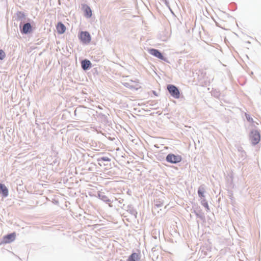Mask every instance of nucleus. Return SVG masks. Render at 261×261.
Instances as JSON below:
<instances>
[{"label": "nucleus", "mask_w": 261, "mask_h": 261, "mask_svg": "<svg viewBox=\"0 0 261 261\" xmlns=\"http://www.w3.org/2000/svg\"><path fill=\"white\" fill-rule=\"evenodd\" d=\"M16 239V233L13 232L12 233L5 236L3 238L2 243L8 244L14 241Z\"/></svg>", "instance_id": "5"}, {"label": "nucleus", "mask_w": 261, "mask_h": 261, "mask_svg": "<svg viewBox=\"0 0 261 261\" xmlns=\"http://www.w3.org/2000/svg\"><path fill=\"white\" fill-rule=\"evenodd\" d=\"M149 53L158 58L160 59L164 60V57L162 54L157 49H151L149 50Z\"/></svg>", "instance_id": "7"}, {"label": "nucleus", "mask_w": 261, "mask_h": 261, "mask_svg": "<svg viewBox=\"0 0 261 261\" xmlns=\"http://www.w3.org/2000/svg\"><path fill=\"white\" fill-rule=\"evenodd\" d=\"M84 12L85 16L87 17H90L92 16V11L88 6L85 7Z\"/></svg>", "instance_id": "12"}, {"label": "nucleus", "mask_w": 261, "mask_h": 261, "mask_svg": "<svg viewBox=\"0 0 261 261\" xmlns=\"http://www.w3.org/2000/svg\"><path fill=\"white\" fill-rule=\"evenodd\" d=\"M204 192V189L203 187H199V189H198V195L200 197H202L204 196L203 195V193Z\"/></svg>", "instance_id": "13"}, {"label": "nucleus", "mask_w": 261, "mask_h": 261, "mask_svg": "<svg viewBox=\"0 0 261 261\" xmlns=\"http://www.w3.org/2000/svg\"><path fill=\"white\" fill-rule=\"evenodd\" d=\"M167 89L172 97L178 99L180 97V92L176 87L173 85H168Z\"/></svg>", "instance_id": "1"}, {"label": "nucleus", "mask_w": 261, "mask_h": 261, "mask_svg": "<svg viewBox=\"0 0 261 261\" xmlns=\"http://www.w3.org/2000/svg\"><path fill=\"white\" fill-rule=\"evenodd\" d=\"M250 137L251 143L253 145L257 144L260 141V134L257 130L252 131Z\"/></svg>", "instance_id": "3"}, {"label": "nucleus", "mask_w": 261, "mask_h": 261, "mask_svg": "<svg viewBox=\"0 0 261 261\" xmlns=\"http://www.w3.org/2000/svg\"><path fill=\"white\" fill-rule=\"evenodd\" d=\"M56 29L58 33L59 34H62L66 31V27L61 22H59L57 23L56 25Z\"/></svg>", "instance_id": "6"}, {"label": "nucleus", "mask_w": 261, "mask_h": 261, "mask_svg": "<svg viewBox=\"0 0 261 261\" xmlns=\"http://www.w3.org/2000/svg\"><path fill=\"white\" fill-rule=\"evenodd\" d=\"M5 57L6 54L5 52L3 50L0 49V60H3Z\"/></svg>", "instance_id": "14"}, {"label": "nucleus", "mask_w": 261, "mask_h": 261, "mask_svg": "<svg viewBox=\"0 0 261 261\" xmlns=\"http://www.w3.org/2000/svg\"><path fill=\"white\" fill-rule=\"evenodd\" d=\"M138 83H139L138 82ZM141 88V87L140 86L139 84H137V85H136V89H139V88Z\"/></svg>", "instance_id": "16"}, {"label": "nucleus", "mask_w": 261, "mask_h": 261, "mask_svg": "<svg viewBox=\"0 0 261 261\" xmlns=\"http://www.w3.org/2000/svg\"><path fill=\"white\" fill-rule=\"evenodd\" d=\"M81 65L83 69L84 70L88 69L91 65V63L90 61L87 60H85L82 61Z\"/></svg>", "instance_id": "10"}, {"label": "nucleus", "mask_w": 261, "mask_h": 261, "mask_svg": "<svg viewBox=\"0 0 261 261\" xmlns=\"http://www.w3.org/2000/svg\"><path fill=\"white\" fill-rule=\"evenodd\" d=\"M100 160L103 161H110V159L107 156L102 157Z\"/></svg>", "instance_id": "15"}, {"label": "nucleus", "mask_w": 261, "mask_h": 261, "mask_svg": "<svg viewBox=\"0 0 261 261\" xmlns=\"http://www.w3.org/2000/svg\"><path fill=\"white\" fill-rule=\"evenodd\" d=\"M32 30V27L30 23H25L22 28V32L24 34H27L30 32Z\"/></svg>", "instance_id": "9"}, {"label": "nucleus", "mask_w": 261, "mask_h": 261, "mask_svg": "<svg viewBox=\"0 0 261 261\" xmlns=\"http://www.w3.org/2000/svg\"><path fill=\"white\" fill-rule=\"evenodd\" d=\"M139 259L138 254L136 253H132L127 259V261H138Z\"/></svg>", "instance_id": "11"}, {"label": "nucleus", "mask_w": 261, "mask_h": 261, "mask_svg": "<svg viewBox=\"0 0 261 261\" xmlns=\"http://www.w3.org/2000/svg\"><path fill=\"white\" fill-rule=\"evenodd\" d=\"M0 193H2L4 197H7L9 194V191L7 187L3 184L0 183Z\"/></svg>", "instance_id": "8"}, {"label": "nucleus", "mask_w": 261, "mask_h": 261, "mask_svg": "<svg viewBox=\"0 0 261 261\" xmlns=\"http://www.w3.org/2000/svg\"><path fill=\"white\" fill-rule=\"evenodd\" d=\"M166 160L168 162L172 164H176L179 163L181 161L182 158L179 155H175L172 153H170L167 155Z\"/></svg>", "instance_id": "2"}, {"label": "nucleus", "mask_w": 261, "mask_h": 261, "mask_svg": "<svg viewBox=\"0 0 261 261\" xmlns=\"http://www.w3.org/2000/svg\"><path fill=\"white\" fill-rule=\"evenodd\" d=\"M80 39L85 44L89 43L91 41V36L88 32H81L80 35Z\"/></svg>", "instance_id": "4"}]
</instances>
